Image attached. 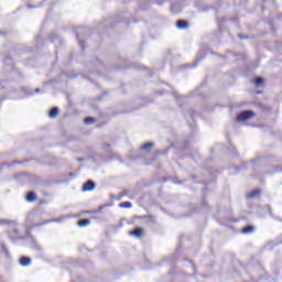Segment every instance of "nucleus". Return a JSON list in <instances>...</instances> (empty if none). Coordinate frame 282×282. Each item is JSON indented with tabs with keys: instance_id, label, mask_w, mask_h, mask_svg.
Instances as JSON below:
<instances>
[{
	"instance_id": "f257e3e1",
	"label": "nucleus",
	"mask_w": 282,
	"mask_h": 282,
	"mask_svg": "<svg viewBox=\"0 0 282 282\" xmlns=\"http://www.w3.org/2000/svg\"><path fill=\"white\" fill-rule=\"evenodd\" d=\"M39 217H40L39 213L36 212L30 213L26 217V224H33L31 225V228H36L39 226H45V224H52V221H54V219H51V220L39 223Z\"/></svg>"
},
{
	"instance_id": "f03ea898",
	"label": "nucleus",
	"mask_w": 282,
	"mask_h": 282,
	"mask_svg": "<svg viewBox=\"0 0 282 282\" xmlns=\"http://www.w3.org/2000/svg\"><path fill=\"white\" fill-rule=\"evenodd\" d=\"M253 116L254 112L252 110H245L237 116V122H246V120H250Z\"/></svg>"
},
{
	"instance_id": "7ed1b4c3",
	"label": "nucleus",
	"mask_w": 282,
	"mask_h": 282,
	"mask_svg": "<svg viewBox=\"0 0 282 282\" xmlns=\"http://www.w3.org/2000/svg\"><path fill=\"white\" fill-rule=\"evenodd\" d=\"M82 191L83 193L96 191V183L91 180H88L86 183H84Z\"/></svg>"
},
{
	"instance_id": "20e7f679",
	"label": "nucleus",
	"mask_w": 282,
	"mask_h": 282,
	"mask_svg": "<svg viewBox=\"0 0 282 282\" xmlns=\"http://www.w3.org/2000/svg\"><path fill=\"white\" fill-rule=\"evenodd\" d=\"M129 235L137 237V239H142V237H144V229L142 227H137L130 231Z\"/></svg>"
},
{
	"instance_id": "39448f33",
	"label": "nucleus",
	"mask_w": 282,
	"mask_h": 282,
	"mask_svg": "<svg viewBox=\"0 0 282 282\" xmlns=\"http://www.w3.org/2000/svg\"><path fill=\"white\" fill-rule=\"evenodd\" d=\"M21 268H30L32 265V259L30 257H21L19 260Z\"/></svg>"
},
{
	"instance_id": "423d86ee",
	"label": "nucleus",
	"mask_w": 282,
	"mask_h": 282,
	"mask_svg": "<svg viewBox=\"0 0 282 282\" xmlns=\"http://www.w3.org/2000/svg\"><path fill=\"white\" fill-rule=\"evenodd\" d=\"M176 28L178 30H188V22L186 20H178L176 22Z\"/></svg>"
},
{
	"instance_id": "0eeeda50",
	"label": "nucleus",
	"mask_w": 282,
	"mask_h": 282,
	"mask_svg": "<svg viewBox=\"0 0 282 282\" xmlns=\"http://www.w3.org/2000/svg\"><path fill=\"white\" fill-rule=\"evenodd\" d=\"M242 235H252L254 232V226L249 225L241 229Z\"/></svg>"
},
{
	"instance_id": "6e6552de",
	"label": "nucleus",
	"mask_w": 282,
	"mask_h": 282,
	"mask_svg": "<svg viewBox=\"0 0 282 282\" xmlns=\"http://www.w3.org/2000/svg\"><path fill=\"white\" fill-rule=\"evenodd\" d=\"M261 195V189H253L249 194H247L248 199H254V197H259Z\"/></svg>"
},
{
	"instance_id": "1a4fd4ad",
	"label": "nucleus",
	"mask_w": 282,
	"mask_h": 282,
	"mask_svg": "<svg viewBox=\"0 0 282 282\" xmlns=\"http://www.w3.org/2000/svg\"><path fill=\"white\" fill-rule=\"evenodd\" d=\"M89 224H91V221L87 218H84V219H80L78 220L77 225L80 227V228H85V226H89Z\"/></svg>"
},
{
	"instance_id": "9d476101",
	"label": "nucleus",
	"mask_w": 282,
	"mask_h": 282,
	"mask_svg": "<svg viewBox=\"0 0 282 282\" xmlns=\"http://www.w3.org/2000/svg\"><path fill=\"white\" fill-rule=\"evenodd\" d=\"M152 147H154L153 142H148L141 145V151L149 152L151 151Z\"/></svg>"
},
{
	"instance_id": "9b49d317",
	"label": "nucleus",
	"mask_w": 282,
	"mask_h": 282,
	"mask_svg": "<svg viewBox=\"0 0 282 282\" xmlns=\"http://www.w3.org/2000/svg\"><path fill=\"white\" fill-rule=\"evenodd\" d=\"M6 225L17 226V221L8 220V219H0V226H6Z\"/></svg>"
},
{
	"instance_id": "f8f14e48",
	"label": "nucleus",
	"mask_w": 282,
	"mask_h": 282,
	"mask_svg": "<svg viewBox=\"0 0 282 282\" xmlns=\"http://www.w3.org/2000/svg\"><path fill=\"white\" fill-rule=\"evenodd\" d=\"M36 200V194L34 192H29L26 194V202H35Z\"/></svg>"
},
{
	"instance_id": "ddd939ff",
	"label": "nucleus",
	"mask_w": 282,
	"mask_h": 282,
	"mask_svg": "<svg viewBox=\"0 0 282 282\" xmlns=\"http://www.w3.org/2000/svg\"><path fill=\"white\" fill-rule=\"evenodd\" d=\"M56 116H58V108L57 107H54L50 110L48 112V117L51 118H56Z\"/></svg>"
},
{
	"instance_id": "4468645a",
	"label": "nucleus",
	"mask_w": 282,
	"mask_h": 282,
	"mask_svg": "<svg viewBox=\"0 0 282 282\" xmlns=\"http://www.w3.org/2000/svg\"><path fill=\"white\" fill-rule=\"evenodd\" d=\"M171 10L174 13L182 12V4H172Z\"/></svg>"
},
{
	"instance_id": "2eb2a0df",
	"label": "nucleus",
	"mask_w": 282,
	"mask_h": 282,
	"mask_svg": "<svg viewBox=\"0 0 282 282\" xmlns=\"http://www.w3.org/2000/svg\"><path fill=\"white\" fill-rule=\"evenodd\" d=\"M85 124H94L96 122V119L94 117H86L84 119Z\"/></svg>"
},
{
	"instance_id": "dca6fc26",
	"label": "nucleus",
	"mask_w": 282,
	"mask_h": 282,
	"mask_svg": "<svg viewBox=\"0 0 282 282\" xmlns=\"http://www.w3.org/2000/svg\"><path fill=\"white\" fill-rule=\"evenodd\" d=\"M254 85L256 87H261V85H263V77L256 78Z\"/></svg>"
},
{
	"instance_id": "f3484780",
	"label": "nucleus",
	"mask_w": 282,
	"mask_h": 282,
	"mask_svg": "<svg viewBox=\"0 0 282 282\" xmlns=\"http://www.w3.org/2000/svg\"><path fill=\"white\" fill-rule=\"evenodd\" d=\"M120 208H131V202H123L119 204Z\"/></svg>"
},
{
	"instance_id": "a211bd4d",
	"label": "nucleus",
	"mask_w": 282,
	"mask_h": 282,
	"mask_svg": "<svg viewBox=\"0 0 282 282\" xmlns=\"http://www.w3.org/2000/svg\"><path fill=\"white\" fill-rule=\"evenodd\" d=\"M263 1V6L262 8H265V6H274V0H262Z\"/></svg>"
},
{
	"instance_id": "6ab92c4d",
	"label": "nucleus",
	"mask_w": 282,
	"mask_h": 282,
	"mask_svg": "<svg viewBox=\"0 0 282 282\" xmlns=\"http://www.w3.org/2000/svg\"><path fill=\"white\" fill-rule=\"evenodd\" d=\"M12 232H13L14 237H19V229H13Z\"/></svg>"
},
{
	"instance_id": "aec40b11",
	"label": "nucleus",
	"mask_w": 282,
	"mask_h": 282,
	"mask_svg": "<svg viewBox=\"0 0 282 282\" xmlns=\"http://www.w3.org/2000/svg\"><path fill=\"white\" fill-rule=\"evenodd\" d=\"M79 45H80L82 50H85V44L83 41H79Z\"/></svg>"
},
{
	"instance_id": "412c9836",
	"label": "nucleus",
	"mask_w": 282,
	"mask_h": 282,
	"mask_svg": "<svg viewBox=\"0 0 282 282\" xmlns=\"http://www.w3.org/2000/svg\"><path fill=\"white\" fill-rule=\"evenodd\" d=\"M84 161H85V159H83V158L77 159V162H84Z\"/></svg>"
},
{
	"instance_id": "4be33fe9",
	"label": "nucleus",
	"mask_w": 282,
	"mask_h": 282,
	"mask_svg": "<svg viewBox=\"0 0 282 282\" xmlns=\"http://www.w3.org/2000/svg\"><path fill=\"white\" fill-rule=\"evenodd\" d=\"M35 250L41 251V250H43V248H41V247L36 246V247H35Z\"/></svg>"
},
{
	"instance_id": "5701e85b",
	"label": "nucleus",
	"mask_w": 282,
	"mask_h": 282,
	"mask_svg": "<svg viewBox=\"0 0 282 282\" xmlns=\"http://www.w3.org/2000/svg\"><path fill=\"white\" fill-rule=\"evenodd\" d=\"M239 39H248L247 36H242L241 34H238Z\"/></svg>"
},
{
	"instance_id": "b1692460",
	"label": "nucleus",
	"mask_w": 282,
	"mask_h": 282,
	"mask_svg": "<svg viewBox=\"0 0 282 282\" xmlns=\"http://www.w3.org/2000/svg\"><path fill=\"white\" fill-rule=\"evenodd\" d=\"M39 91H41V89L36 88V89H35V94H39Z\"/></svg>"
},
{
	"instance_id": "393cba45",
	"label": "nucleus",
	"mask_w": 282,
	"mask_h": 282,
	"mask_svg": "<svg viewBox=\"0 0 282 282\" xmlns=\"http://www.w3.org/2000/svg\"><path fill=\"white\" fill-rule=\"evenodd\" d=\"M163 3H164V1H162V2H158V4H159V6H162Z\"/></svg>"
}]
</instances>
